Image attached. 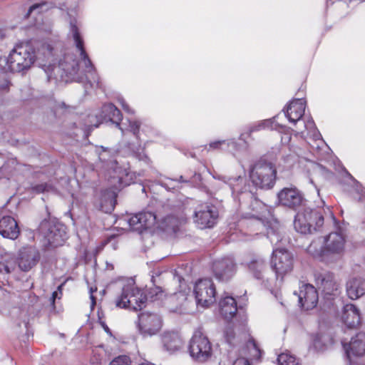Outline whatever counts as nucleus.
Returning <instances> with one entry per match:
<instances>
[{"label":"nucleus","mask_w":365,"mask_h":365,"mask_svg":"<svg viewBox=\"0 0 365 365\" xmlns=\"http://www.w3.org/2000/svg\"><path fill=\"white\" fill-rule=\"evenodd\" d=\"M103 151L99 153L100 164L102 173L111 180L114 189L106 190L101 199V209L106 212L113 210L117 197V190L121 187L135 182L136 174L130 171L129 167L118 166L113 158H110L109 151L102 147Z\"/></svg>","instance_id":"1"},{"label":"nucleus","mask_w":365,"mask_h":365,"mask_svg":"<svg viewBox=\"0 0 365 365\" xmlns=\"http://www.w3.org/2000/svg\"><path fill=\"white\" fill-rule=\"evenodd\" d=\"M213 178L228 184L234 198L237 200L240 203H242L245 199H252L251 209L255 212L252 214L253 217L262 220L263 218L267 217V215H269L267 206L253 197L252 191L250 190V185H244L245 179L243 177L227 178L225 176L213 175Z\"/></svg>","instance_id":"2"},{"label":"nucleus","mask_w":365,"mask_h":365,"mask_svg":"<svg viewBox=\"0 0 365 365\" xmlns=\"http://www.w3.org/2000/svg\"><path fill=\"white\" fill-rule=\"evenodd\" d=\"M270 265L274 274L266 279L265 287L272 292L273 289L281 286L284 277L292 270L293 255L285 249H274L272 251Z\"/></svg>","instance_id":"3"},{"label":"nucleus","mask_w":365,"mask_h":365,"mask_svg":"<svg viewBox=\"0 0 365 365\" xmlns=\"http://www.w3.org/2000/svg\"><path fill=\"white\" fill-rule=\"evenodd\" d=\"M329 212L334 219L329 207L327 211L324 208L318 207L312 209L305 207L297 212L294 221V227L297 232L302 234H312L324 225V215Z\"/></svg>","instance_id":"4"},{"label":"nucleus","mask_w":365,"mask_h":365,"mask_svg":"<svg viewBox=\"0 0 365 365\" xmlns=\"http://www.w3.org/2000/svg\"><path fill=\"white\" fill-rule=\"evenodd\" d=\"M345 240L338 232H331L324 239L312 242L307 252L314 257H324L331 255H340L344 249Z\"/></svg>","instance_id":"5"},{"label":"nucleus","mask_w":365,"mask_h":365,"mask_svg":"<svg viewBox=\"0 0 365 365\" xmlns=\"http://www.w3.org/2000/svg\"><path fill=\"white\" fill-rule=\"evenodd\" d=\"M146 300V296L135 286V282L128 279L122 283L121 293L115 299V306L121 309L130 308L138 310L145 307Z\"/></svg>","instance_id":"6"},{"label":"nucleus","mask_w":365,"mask_h":365,"mask_svg":"<svg viewBox=\"0 0 365 365\" xmlns=\"http://www.w3.org/2000/svg\"><path fill=\"white\" fill-rule=\"evenodd\" d=\"M38 230L43 237V245L48 248L61 246L67 239L66 227L54 219L43 220Z\"/></svg>","instance_id":"7"},{"label":"nucleus","mask_w":365,"mask_h":365,"mask_svg":"<svg viewBox=\"0 0 365 365\" xmlns=\"http://www.w3.org/2000/svg\"><path fill=\"white\" fill-rule=\"evenodd\" d=\"M276 174L277 170L271 163L260 160L251 168L250 177L255 186L268 190L275 184Z\"/></svg>","instance_id":"8"},{"label":"nucleus","mask_w":365,"mask_h":365,"mask_svg":"<svg viewBox=\"0 0 365 365\" xmlns=\"http://www.w3.org/2000/svg\"><path fill=\"white\" fill-rule=\"evenodd\" d=\"M188 351L190 356L198 362H205L211 358L212 344L200 328L195 330L189 342Z\"/></svg>","instance_id":"9"},{"label":"nucleus","mask_w":365,"mask_h":365,"mask_svg":"<svg viewBox=\"0 0 365 365\" xmlns=\"http://www.w3.org/2000/svg\"><path fill=\"white\" fill-rule=\"evenodd\" d=\"M163 327L162 317L153 312H142L138 315L137 327L143 336L157 334Z\"/></svg>","instance_id":"10"},{"label":"nucleus","mask_w":365,"mask_h":365,"mask_svg":"<svg viewBox=\"0 0 365 365\" xmlns=\"http://www.w3.org/2000/svg\"><path fill=\"white\" fill-rule=\"evenodd\" d=\"M196 303L202 307H208L215 302V287L210 279L198 280L194 287Z\"/></svg>","instance_id":"11"},{"label":"nucleus","mask_w":365,"mask_h":365,"mask_svg":"<svg viewBox=\"0 0 365 365\" xmlns=\"http://www.w3.org/2000/svg\"><path fill=\"white\" fill-rule=\"evenodd\" d=\"M217 217L216 207L205 203L196 207L194 221L200 229L210 228L216 224Z\"/></svg>","instance_id":"12"},{"label":"nucleus","mask_w":365,"mask_h":365,"mask_svg":"<svg viewBox=\"0 0 365 365\" xmlns=\"http://www.w3.org/2000/svg\"><path fill=\"white\" fill-rule=\"evenodd\" d=\"M40 258V252L35 247H23L18 251V268L22 272H28L37 265Z\"/></svg>","instance_id":"13"},{"label":"nucleus","mask_w":365,"mask_h":365,"mask_svg":"<svg viewBox=\"0 0 365 365\" xmlns=\"http://www.w3.org/2000/svg\"><path fill=\"white\" fill-rule=\"evenodd\" d=\"M95 118H96V123L89 125L88 127L97 128L98 125L103 121H110L115 124L116 127L124 134V129L120 126V121L123 118L122 113L113 103L103 104L101 110L96 115Z\"/></svg>","instance_id":"14"},{"label":"nucleus","mask_w":365,"mask_h":365,"mask_svg":"<svg viewBox=\"0 0 365 365\" xmlns=\"http://www.w3.org/2000/svg\"><path fill=\"white\" fill-rule=\"evenodd\" d=\"M126 222L133 230L141 231L143 229H149L158 225L156 215L152 212H143L135 214L130 217H126L120 220Z\"/></svg>","instance_id":"15"},{"label":"nucleus","mask_w":365,"mask_h":365,"mask_svg":"<svg viewBox=\"0 0 365 365\" xmlns=\"http://www.w3.org/2000/svg\"><path fill=\"white\" fill-rule=\"evenodd\" d=\"M279 202L285 207L297 209L305 205V200L302 192L295 187H285L277 195Z\"/></svg>","instance_id":"16"},{"label":"nucleus","mask_w":365,"mask_h":365,"mask_svg":"<svg viewBox=\"0 0 365 365\" xmlns=\"http://www.w3.org/2000/svg\"><path fill=\"white\" fill-rule=\"evenodd\" d=\"M19 232L16 220L7 215L6 206L0 207V235L5 238L15 240Z\"/></svg>","instance_id":"17"},{"label":"nucleus","mask_w":365,"mask_h":365,"mask_svg":"<svg viewBox=\"0 0 365 365\" xmlns=\"http://www.w3.org/2000/svg\"><path fill=\"white\" fill-rule=\"evenodd\" d=\"M347 358L351 364L354 363V357H361L365 355V333L357 334L349 344L342 342Z\"/></svg>","instance_id":"18"},{"label":"nucleus","mask_w":365,"mask_h":365,"mask_svg":"<svg viewBox=\"0 0 365 365\" xmlns=\"http://www.w3.org/2000/svg\"><path fill=\"white\" fill-rule=\"evenodd\" d=\"M236 266L232 257H225L213 262V272L220 280L230 279L235 272Z\"/></svg>","instance_id":"19"},{"label":"nucleus","mask_w":365,"mask_h":365,"mask_svg":"<svg viewBox=\"0 0 365 365\" xmlns=\"http://www.w3.org/2000/svg\"><path fill=\"white\" fill-rule=\"evenodd\" d=\"M298 297L299 304L307 310L314 308L319 299L317 289L310 284H304L300 287Z\"/></svg>","instance_id":"20"},{"label":"nucleus","mask_w":365,"mask_h":365,"mask_svg":"<svg viewBox=\"0 0 365 365\" xmlns=\"http://www.w3.org/2000/svg\"><path fill=\"white\" fill-rule=\"evenodd\" d=\"M316 282L319 289L325 296H336L338 294L339 284L334 279L333 274L327 272L319 275Z\"/></svg>","instance_id":"21"},{"label":"nucleus","mask_w":365,"mask_h":365,"mask_svg":"<svg viewBox=\"0 0 365 365\" xmlns=\"http://www.w3.org/2000/svg\"><path fill=\"white\" fill-rule=\"evenodd\" d=\"M306 101L303 98H297L289 103L285 111V116L289 121L296 124L304 114Z\"/></svg>","instance_id":"22"},{"label":"nucleus","mask_w":365,"mask_h":365,"mask_svg":"<svg viewBox=\"0 0 365 365\" xmlns=\"http://www.w3.org/2000/svg\"><path fill=\"white\" fill-rule=\"evenodd\" d=\"M185 220L186 218L182 215L178 217L170 215L158 222L157 228L168 233H175L179 227L185 222Z\"/></svg>","instance_id":"23"},{"label":"nucleus","mask_w":365,"mask_h":365,"mask_svg":"<svg viewBox=\"0 0 365 365\" xmlns=\"http://www.w3.org/2000/svg\"><path fill=\"white\" fill-rule=\"evenodd\" d=\"M263 223L267 230V237L272 244L277 245L282 241V229L278 220L272 217Z\"/></svg>","instance_id":"24"},{"label":"nucleus","mask_w":365,"mask_h":365,"mask_svg":"<svg viewBox=\"0 0 365 365\" xmlns=\"http://www.w3.org/2000/svg\"><path fill=\"white\" fill-rule=\"evenodd\" d=\"M343 322L349 328H354L360 324V314L358 309L352 304H346L341 315Z\"/></svg>","instance_id":"25"},{"label":"nucleus","mask_w":365,"mask_h":365,"mask_svg":"<svg viewBox=\"0 0 365 365\" xmlns=\"http://www.w3.org/2000/svg\"><path fill=\"white\" fill-rule=\"evenodd\" d=\"M16 257L11 253L0 255V274L9 276L17 270Z\"/></svg>","instance_id":"26"},{"label":"nucleus","mask_w":365,"mask_h":365,"mask_svg":"<svg viewBox=\"0 0 365 365\" xmlns=\"http://www.w3.org/2000/svg\"><path fill=\"white\" fill-rule=\"evenodd\" d=\"M127 130L133 133L138 140H140L141 133H145L146 136H150L153 132V128L140 120L128 119Z\"/></svg>","instance_id":"27"},{"label":"nucleus","mask_w":365,"mask_h":365,"mask_svg":"<svg viewBox=\"0 0 365 365\" xmlns=\"http://www.w3.org/2000/svg\"><path fill=\"white\" fill-rule=\"evenodd\" d=\"M346 289L351 299H356L365 294V280L361 277L352 278L347 282Z\"/></svg>","instance_id":"28"},{"label":"nucleus","mask_w":365,"mask_h":365,"mask_svg":"<svg viewBox=\"0 0 365 365\" xmlns=\"http://www.w3.org/2000/svg\"><path fill=\"white\" fill-rule=\"evenodd\" d=\"M219 309L225 319L232 318L237 311L235 299L228 296L222 298L219 302Z\"/></svg>","instance_id":"29"},{"label":"nucleus","mask_w":365,"mask_h":365,"mask_svg":"<svg viewBox=\"0 0 365 365\" xmlns=\"http://www.w3.org/2000/svg\"><path fill=\"white\" fill-rule=\"evenodd\" d=\"M248 267L253 276L257 279L262 281V284L265 287L266 279L264 269L266 264L264 259L261 257L252 259L248 264Z\"/></svg>","instance_id":"30"},{"label":"nucleus","mask_w":365,"mask_h":365,"mask_svg":"<svg viewBox=\"0 0 365 365\" xmlns=\"http://www.w3.org/2000/svg\"><path fill=\"white\" fill-rule=\"evenodd\" d=\"M164 346L170 351L179 350L182 346V340L176 332H165L163 336Z\"/></svg>","instance_id":"31"},{"label":"nucleus","mask_w":365,"mask_h":365,"mask_svg":"<svg viewBox=\"0 0 365 365\" xmlns=\"http://www.w3.org/2000/svg\"><path fill=\"white\" fill-rule=\"evenodd\" d=\"M245 358L248 357L250 360H257L261 356V350L257 346L254 339H250L243 349Z\"/></svg>","instance_id":"32"},{"label":"nucleus","mask_w":365,"mask_h":365,"mask_svg":"<svg viewBox=\"0 0 365 365\" xmlns=\"http://www.w3.org/2000/svg\"><path fill=\"white\" fill-rule=\"evenodd\" d=\"M245 136V133H242L239 138L240 140L244 141L243 144L237 143L235 139L226 140L225 150L235 156L238 153H240L246 148Z\"/></svg>","instance_id":"33"},{"label":"nucleus","mask_w":365,"mask_h":365,"mask_svg":"<svg viewBox=\"0 0 365 365\" xmlns=\"http://www.w3.org/2000/svg\"><path fill=\"white\" fill-rule=\"evenodd\" d=\"M274 122L275 117L273 119H267L255 123L248 128L245 135L250 136L252 133L259 131L265 128H270L271 129H274L276 128V125H274Z\"/></svg>","instance_id":"34"},{"label":"nucleus","mask_w":365,"mask_h":365,"mask_svg":"<svg viewBox=\"0 0 365 365\" xmlns=\"http://www.w3.org/2000/svg\"><path fill=\"white\" fill-rule=\"evenodd\" d=\"M187 180H185L183 177L180 176L179 179H173V178H165L164 180H162L160 184L168 190H175L176 189H180L181 186L180 184L181 182H187Z\"/></svg>","instance_id":"35"},{"label":"nucleus","mask_w":365,"mask_h":365,"mask_svg":"<svg viewBox=\"0 0 365 365\" xmlns=\"http://www.w3.org/2000/svg\"><path fill=\"white\" fill-rule=\"evenodd\" d=\"M278 365H300L299 361L288 353H282L278 356Z\"/></svg>","instance_id":"36"},{"label":"nucleus","mask_w":365,"mask_h":365,"mask_svg":"<svg viewBox=\"0 0 365 365\" xmlns=\"http://www.w3.org/2000/svg\"><path fill=\"white\" fill-rule=\"evenodd\" d=\"M226 140H215L205 145V149L207 151L225 150Z\"/></svg>","instance_id":"37"},{"label":"nucleus","mask_w":365,"mask_h":365,"mask_svg":"<svg viewBox=\"0 0 365 365\" xmlns=\"http://www.w3.org/2000/svg\"><path fill=\"white\" fill-rule=\"evenodd\" d=\"M148 294L153 301L162 299L165 296V293L162 288L158 286L150 288Z\"/></svg>","instance_id":"38"},{"label":"nucleus","mask_w":365,"mask_h":365,"mask_svg":"<svg viewBox=\"0 0 365 365\" xmlns=\"http://www.w3.org/2000/svg\"><path fill=\"white\" fill-rule=\"evenodd\" d=\"M47 9L46 8V4L45 2L40 3V4H35L32 5L28 12H27V16H31V14H39L42 13L43 11H46Z\"/></svg>","instance_id":"39"},{"label":"nucleus","mask_w":365,"mask_h":365,"mask_svg":"<svg viewBox=\"0 0 365 365\" xmlns=\"http://www.w3.org/2000/svg\"><path fill=\"white\" fill-rule=\"evenodd\" d=\"M347 175L349 176L353 182V187L354 190L361 195V197H359V200H361L362 197H365V189L362 187L359 182L356 181L349 173H347Z\"/></svg>","instance_id":"40"},{"label":"nucleus","mask_w":365,"mask_h":365,"mask_svg":"<svg viewBox=\"0 0 365 365\" xmlns=\"http://www.w3.org/2000/svg\"><path fill=\"white\" fill-rule=\"evenodd\" d=\"M110 365H130V360L128 356L122 355L113 359Z\"/></svg>","instance_id":"41"},{"label":"nucleus","mask_w":365,"mask_h":365,"mask_svg":"<svg viewBox=\"0 0 365 365\" xmlns=\"http://www.w3.org/2000/svg\"><path fill=\"white\" fill-rule=\"evenodd\" d=\"M53 187L47 183H41L33 187V190L36 193L49 192L53 191Z\"/></svg>","instance_id":"42"},{"label":"nucleus","mask_w":365,"mask_h":365,"mask_svg":"<svg viewBox=\"0 0 365 365\" xmlns=\"http://www.w3.org/2000/svg\"><path fill=\"white\" fill-rule=\"evenodd\" d=\"M225 337L226 339V341L230 344H234V339H235V332L234 329L230 325L226 328V330L225 331Z\"/></svg>","instance_id":"43"},{"label":"nucleus","mask_w":365,"mask_h":365,"mask_svg":"<svg viewBox=\"0 0 365 365\" xmlns=\"http://www.w3.org/2000/svg\"><path fill=\"white\" fill-rule=\"evenodd\" d=\"M62 287H63V284L59 285L58 287V289L56 291H54L52 293V295H51V297L50 299V301H51V305L53 306V307H54L56 299V298L61 299V297L62 296V291H61Z\"/></svg>","instance_id":"44"},{"label":"nucleus","mask_w":365,"mask_h":365,"mask_svg":"<svg viewBox=\"0 0 365 365\" xmlns=\"http://www.w3.org/2000/svg\"><path fill=\"white\" fill-rule=\"evenodd\" d=\"M118 102L122 106L123 109L128 113L134 114V110L130 108V106L127 104L125 101L122 97L118 98Z\"/></svg>","instance_id":"45"},{"label":"nucleus","mask_w":365,"mask_h":365,"mask_svg":"<svg viewBox=\"0 0 365 365\" xmlns=\"http://www.w3.org/2000/svg\"><path fill=\"white\" fill-rule=\"evenodd\" d=\"M232 365H251L248 358L240 357L237 359Z\"/></svg>","instance_id":"46"},{"label":"nucleus","mask_w":365,"mask_h":365,"mask_svg":"<svg viewBox=\"0 0 365 365\" xmlns=\"http://www.w3.org/2000/svg\"><path fill=\"white\" fill-rule=\"evenodd\" d=\"M140 148L138 149V151H133L136 158L140 160H144L147 158V155L144 153L143 150L139 151Z\"/></svg>","instance_id":"47"},{"label":"nucleus","mask_w":365,"mask_h":365,"mask_svg":"<svg viewBox=\"0 0 365 365\" xmlns=\"http://www.w3.org/2000/svg\"><path fill=\"white\" fill-rule=\"evenodd\" d=\"M304 127L307 130L315 129V124L312 119L308 120L304 123Z\"/></svg>","instance_id":"48"},{"label":"nucleus","mask_w":365,"mask_h":365,"mask_svg":"<svg viewBox=\"0 0 365 365\" xmlns=\"http://www.w3.org/2000/svg\"><path fill=\"white\" fill-rule=\"evenodd\" d=\"M96 289H93L92 287L90 289V294H91L90 298H91V308L92 309L96 305V298L93 295V292H96Z\"/></svg>","instance_id":"49"},{"label":"nucleus","mask_w":365,"mask_h":365,"mask_svg":"<svg viewBox=\"0 0 365 365\" xmlns=\"http://www.w3.org/2000/svg\"><path fill=\"white\" fill-rule=\"evenodd\" d=\"M115 240V237L114 236H110L108 240H107V242H106V244L109 245L110 244L111 246L113 247V248L114 250L116 249V246L114 243H113V241Z\"/></svg>","instance_id":"50"},{"label":"nucleus","mask_w":365,"mask_h":365,"mask_svg":"<svg viewBox=\"0 0 365 365\" xmlns=\"http://www.w3.org/2000/svg\"><path fill=\"white\" fill-rule=\"evenodd\" d=\"M101 324L103 329L105 330V331L109 334H111L110 330L108 328V327L104 322H101Z\"/></svg>","instance_id":"51"},{"label":"nucleus","mask_w":365,"mask_h":365,"mask_svg":"<svg viewBox=\"0 0 365 365\" xmlns=\"http://www.w3.org/2000/svg\"><path fill=\"white\" fill-rule=\"evenodd\" d=\"M139 365H154V364L150 362H148V361H145V362L141 363Z\"/></svg>","instance_id":"52"},{"label":"nucleus","mask_w":365,"mask_h":365,"mask_svg":"<svg viewBox=\"0 0 365 365\" xmlns=\"http://www.w3.org/2000/svg\"><path fill=\"white\" fill-rule=\"evenodd\" d=\"M107 267L110 269H113V267L112 264L110 265V267H108V264H107Z\"/></svg>","instance_id":"53"},{"label":"nucleus","mask_w":365,"mask_h":365,"mask_svg":"<svg viewBox=\"0 0 365 365\" xmlns=\"http://www.w3.org/2000/svg\"><path fill=\"white\" fill-rule=\"evenodd\" d=\"M4 310L2 309H0V314H4Z\"/></svg>","instance_id":"54"},{"label":"nucleus","mask_w":365,"mask_h":365,"mask_svg":"<svg viewBox=\"0 0 365 365\" xmlns=\"http://www.w3.org/2000/svg\"><path fill=\"white\" fill-rule=\"evenodd\" d=\"M152 281H153V282H155V281H154V277H153V276L152 277Z\"/></svg>","instance_id":"55"},{"label":"nucleus","mask_w":365,"mask_h":365,"mask_svg":"<svg viewBox=\"0 0 365 365\" xmlns=\"http://www.w3.org/2000/svg\"><path fill=\"white\" fill-rule=\"evenodd\" d=\"M277 294H278V293L277 292V293L275 294V297H276L277 298L278 297Z\"/></svg>","instance_id":"56"}]
</instances>
